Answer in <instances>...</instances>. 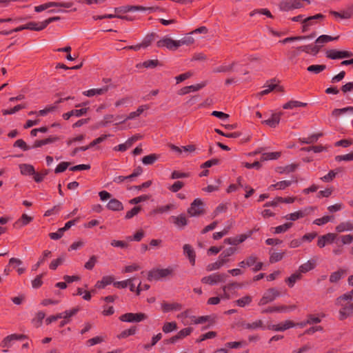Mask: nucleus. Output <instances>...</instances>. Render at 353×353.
Wrapping results in <instances>:
<instances>
[{
    "instance_id": "1",
    "label": "nucleus",
    "mask_w": 353,
    "mask_h": 353,
    "mask_svg": "<svg viewBox=\"0 0 353 353\" xmlns=\"http://www.w3.org/2000/svg\"><path fill=\"white\" fill-rule=\"evenodd\" d=\"M172 274L173 269L170 267L164 269L153 268L148 272L147 279L150 281H158L172 276Z\"/></svg>"
},
{
    "instance_id": "2",
    "label": "nucleus",
    "mask_w": 353,
    "mask_h": 353,
    "mask_svg": "<svg viewBox=\"0 0 353 353\" xmlns=\"http://www.w3.org/2000/svg\"><path fill=\"white\" fill-rule=\"evenodd\" d=\"M190 216L198 217L205 213V204L201 199H195L187 210Z\"/></svg>"
},
{
    "instance_id": "3",
    "label": "nucleus",
    "mask_w": 353,
    "mask_h": 353,
    "mask_svg": "<svg viewBox=\"0 0 353 353\" xmlns=\"http://www.w3.org/2000/svg\"><path fill=\"white\" fill-rule=\"evenodd\" d=\"M303 1L310 4V0H282L279 3V8L283 11H290L303 8Z\"/></svg>"
},
{
    "instance_id": "4",
    "label": "nucleus",
    "mask_w": 353,
    "mask_h": 353,
    "mask_svg": "<svg viewBox=\"0 0 353 353\" xmlns=\"http://www.w3.org/2000/svg\"><path fill=\"white\" fill-rule=\"evenodd\" d=\"M325 16L323 14L319 13L313 16L307 17L302 21V32H305L310 30V27L314 26L318 23V21H323Z\"/></svg>"
},
{
    "instance_id": "5",
    "label": "nucleus",
    "mask_w": 353,
    "mask_h": 353,
    "mask_svg": "<svg viewBox=\"0 0 353 353\" xmlns=\"http://www.w3.org/2000/svg\"><path fill=\"white\" fill-rule=\"evenodd\" d=\"M228 275L226 274L222 273H214L209 276H204L201 279V283L204 284H209L211 285L217 284L219 283H224L226 281V278Z\"/></svg>"
},
{
    "instance_id": "6",
    "label": "nucleus",
    "mask_w": 353,
    "mask_h": 353,
    "mask_svg": "<svg viewBox=\"0 0 353 353\" xmlns=\"http://www.w3.org/2000/svg\"><path fill=\"white\" fill-rule=\"evenodd\" d=\"M148 316L142 312L139 313H125L119 316V320L123 322H141L145 320Z\"/></svg>"
},
{
    "instance_id": "7",
    "label": "nucleus",
    "mask_w": 353,
    "mask_h": 353,
    "mask_svg": "<svg viewBox=\"0 0 353 353\" xmlns=\"http://www.w3.org/2000/svg\"><path fill=\"white\" fill-rule=\"evenodd\" d=\"M73 6L72 2H54L50 1L34 7V11L37 12H42L51 7H62L70 8Z\"/></svg>"
},
{
    "instance_id": "8",
    "label": "nucleus",
    "mask_w": 353,
    "mask_h": 353,
    "mask_svg": "<svg viewBox=\"0 0 353 353\" xmlns=\"http://www.w3.org/2000/svg\"><path fill=\"white\" fill-rule=\"evenodd\" d=\"M280 296V292L276 288H269L263 294L259 302V305H266L273 301L276 297Z\"/></svg>"
},
{
    "instance_id": "9",
    "label": "nucleus",
    "mask_w": 353,
    "mask_h": 353,
    "mask_svg": "<svg viewBox=\"0 0 353 353\" xmlns=\"http://www.w3.org/2000/svg\"><path fill=\"white\" fill-rule=\"evenodd\" d=\"M157 46L158 48L165 47L170 50H176L180 47V42L179 40L164 37L157 42Z\"/></svg>"
},
{
    "instance_id": "10",
    "label": "nucleus",
    "mask_w": 353,
    "mask_h": 353,
    "mask_svg": "<svg viewBox=\"0 0 353 353\" xmlns=\"http://www.w3.org/2000/svg\"><path fill=\"white\" fill-rule=\"evenodd\" d=\"M28 339V336L23 334H12L6 336L0 343V346L3 348H9L14 341H21Z\"/></svg>"
},
{
    "instance_id": "11",
    "label": "nucleus",
    "mask_w": 353,
    "mask_h": 353,
    "mask_svg": "<svg viewBox=\"0 0 353 353\" xmlns=\"http://www.w3.org/2000/svg\"><path fill=\"white\" fill-rule=\"evenodd\" d=\"M326 57L330 59H339L343 58L351 57L353 54L350 51L328 50L325 52Z\"/></svg>"
},
{
    "instance_id": "12",
    "label": "nucleus",
    "mask_w": 353,
    "mask_h": 353,
    "mask_svg": "<svg viewBox=\"0 0 353 353\" xmlns=\"http://www.w3.org/2000/svg\"><path fill=\"white\" fill-rule=\"evenodd\" d=\"M341 306V308L339 311V319L340 321H343L353 316V303L343 304Z\"/></svg>"
},
{
    "instance_id": "13",
    "label": "nucleus",
    "mask_w": 353,
    "mask_h": 353,
    "mask_svg": "<svg viewBox=\"0 0 353 353\" xmlns=\"http://www.w3.org/2000/svg\"><path fill=\"white\" fill-rule=\"evenodd\" d=\"M296 325V324L290 320L285 321L283 323H279L276 325H272L268 326L269 330H272L274 331H285L289 328L293 327Z\"/></svg>"
},
{
    "instance_id": "14",
    "label": "nucleus",
    "mask_w": 353,
    "mask_h": 353,
    "mask_svg": "<svg viewBox=\"0 0 353 353\" xmlns=\"http://www.w3.org/2000/svg\"><path fill=\"white\" fill-rule=\"evenodd\" d=\"M282 114L283 112L273 113L270 119L262 121L261 123L271 128H276L279 124Z\"/></svg>"
},
{
    "instance_id": "15",
    "label": "nucleus",
    "mask_w": 353,
    "mask_h": 353,
    "mask_svg": "<svg viewBox=\"0 0 353 353\" xmlns=\"http://www.w3.org/2000/svg\"><path fill=\"white\" fill-rule=\"evenodd\" d=\"M170 219L172 220L173 223L179 229H183L188 223V221L184 214H180L179 216H172Z\"/></svg>"
},
{
    "instance_id": "16",
    "label": "nucleus",
    "mask_w": 353,
    "mask_h": 353,
    "mask_svg": "<svg viewBox=\"0 0 353 353\" xmlns=\"http://www.w3.org/2000/svg\"><path fill=\"white\" fill-rule=\"evenodd\" d=\"M79 310L80 309L79 307H76L72 308L70 310H65L64 312V316H63L64 319L60 322L59 327H63L67 323H68L70 322V318L74 316L79 311Z\"/></svg>"
},
{
    "instance_id": "17",
    "label": "nucleus",
    "mask_w": 353,
    "mask_h": 353,
    "mask_svg": "<svg viewBox=\"0 0 353 353\" xmlns=\"http://www.w3.org/2000/svg\"><path fill=\"white\" fill-rule=\"evenodd\" d=\"M114 10L116 12L126 13L134 11H145V8L142 6H125L116 8Z\"/></svg>"
},
{
    "instance_id": "18",
    "label": "nucleus",
    "mask_w": 353,
    "mask_h": 353,
    "mask_svg": "<svg viewBox=\"0 0 353 353\" xmlns=\"http://www.w3.org/2000/svg\"><path fill=\"white\" fill-rule=\"evenodd\" d=\"M108 90H109V86L105 85L101 88H95V89H91V90H89L87 91H84L83 92V94L86 97H91L94 95L103 94L106 93Z\"/></svg>"
},
{
    "instance_id": "19",
    "label": "nucleus",
    "mask_w": 353,
    "mask_h": 353,
    "mask_svg": "<svg viewBox=\"0 0 353 353\" xmlns=\"http://www.w3.org/2000/svg\"><path fill=\"white\" fill-rule=\"evenodd\" d=\"M182 305L178 303H169L163 301L161 303V309L163 312H168L170 311H178L181 310Z\"/></svg>"
},
{
    "instance_id": "20",
    "label": "nucleus",
    "mask_w": 353,
    "mask_h": 353,
    "mask_svg": "<svg viewBox=\"0 0 353 353\" xmlns=\"http://www.w3.org/2000/svg\"><path fill=\"white\" fill-rule=\"evenodd\" d=\"M241 326L244 329L256 330L258 328L264 329L263 323L261 320H257L252 323L242 322Z\"/></svg>"
},
{
    "instance_id": "21",
    "label": "nucleus",
    "mask_w": 353,
    "mask_h": 353,
    "mask_svg": "<svg viewBox=\"0 0 353 353\" xmlns=\"http://www.w3.org/2000/svg\"><path fill=\"white\" fill-rule=\"evenodd\" d=\"M106 207L108 210L112 211H121L123 209L122 203L117 199H110Z\"/></svg>"
},
{
    "instance_id": "22",
    "label": "nucleus",
    "mask_w": 353,
    "mask_h": 353,
    "mask_svg": "<svg viewBox=\"0 0 353 353\" xmlns=\"http://www.w3.org/2000/svg\"><path fill=\"white\" fill-rule=\"evenodd\" d=\"M183 252H184V254H186L187 256L188 257L191 264L192 265H194L195 263L196 255H195V252H194L193 248H192V246L189 244H185L183 245Z\"/></svg>"
},
{
    "instance_id": "23",
    "label": "nucleus",
    "mask_w": 353,
    "mask_h": 353,
    "mask_svg": "<svg viewBox=\"0 0 353 353\" xmlns=\"http://www.w3.org/2000/svg\"><path fill=\"white\" fill-rule=\"evenodd\" d=\"M316 266V261L315 260H309L306 263L302 264L299 266V272L306 273L313 269H314Z\"/></svg>"
},
{
    "instance_id": "24",
    "label": "nucleus",
    "mask_w": 353,
    "mask_h": 353,
    "mask_svg": "<svg viewBox=\"0 0 353 353\" xmlns=\"http://www.w3.org/2000/svg\"><path fill=\"white\" fill-rule=\"evenodd\" d=\"M325 34H323L319 36L315 41V46L313 48V54H316L320 49L323 46L325 43H326Z\"/></svg>"
},
{
    "instance_id": "25",
    "label": "nucleus",
    "mask_w": 353,
    "mask_h": 353,
    "mask_svg": "<svg viewBox=\"0 0 353 353\" xmlns=\"http://www.w3.org/2000/svg\"><path fill=\"white\" fill-rule=\"evenodd\" d=\"M323 134L322 132L313 134L307 138H301L299 139V141L302 143L311 144L316 142L320 137H323Z\"/></svg>"
},
{
    "instance_id": "26",
    "label": "nucleus",
    "mask_w": 353,
    "mask_h": 353,
    "mask_svg": "<svg viewBox=\"0 0 353 353\" xmlns=\"http://www.w3.org/2000/svg\"><path fill=\"white\" fill-rule=\"evenodd\" d=\"M33 218L27 215L26 214H23L19 219H18L14 223V227H21L29 224Z\"/></svg>"
},
{
    "instance_id": "27",
    "label": "nucleus",
    "mask_w": 353,
    "mask_h": 353,
    "mask_svg": "<svg viewBox=\"0 0 353 353\" xmlns=\"http://www.w3.org/2000/svg\"><path fill=\"white\" fill-rule=\"evenodd\" d=\"M343 171V169L341 168H337L335 170H330L327 174L322 176L321 178V180H322L324 182H330L332 181L336 176V174L339 172H341Z\"/></svg>"
},
{
    "instance_id": "28",
    "label": "nucleus",
    "mask_w": 353,
    "mask_h": 353,
    "mask_svg": "<svg viewBox=\"0 0 353 353\" xmlns=\"http://www.w3.org/2000/svg\"><path fill=\"white\" fill-rule=\"evenodd\" d=\"M353 299V289L347 292L343 295L339 296L335 301V304L337 305H343V301H352Z\"/></svg>"
},
{
    "instance_id": "29",
    "label": "nucleus",
    "mask_w": 353,
    "mask_h": 353,
    "mask_svg": "<svg viewBox=\"0 0 353 353\" xmlns=\"http://www.w3.org/2000/svg\"><path fill=\"white\" fill-rule=\"evenodd\" d=\"M346 274V271L343 269H340L336 272H332L330 276V283H337L341 279V278Z\"/></svg>"
},
{
    "instance_id": "30",
    "label": "nucleus",
    "mask_w": 353,
    "mask_h": 353,
    "mask_svg": "<svg viewBox=\"0 0 353 353\" xmlns=\"http://www.w3.org/2000/svg\"><path fill=\"white\" fill-rule=\"evenodd\" d=\"M307 105V103L291 100V101L285 103V104H283V108L285 110H288V109H293L294 108H298V107H306Z\"/></svg>"
},
{
    "instance_id": "31",
    "label": "nucleus",
    "mask_w": 353,
    "mask_h": 353,
    "mask_svg": "<svg viewBox=\"0 0 353 353\" xmlns=\"http://www.w3.org/2000/svg\"><path fill=\"white\" fill-rule=\"evenodd\" d=\"M148 108V105L139 106L136 111L130 112L128 117H126L123 121H120L119 123H124L128 119H132L137 117H139L144 111V110Z\"/></svg>"
},
{
    "instance_id": "32",
    "label": "nucleus",
    "mask_w": 353,
    "mask_h": 353,
    "mask_svg": "<svg viewBox=\"0 0 353 353\" xmlns=\"http://www.w3.org/2000/svg\"><path fill=\"white\" fill-rule=\"evenodd\" d=\"M20 171L23 175H33L35 170L33 165L30 164H21L19 165Z\"/></svg>"
},
{
    "instance_id": "33",
    "label": "nucleus",
    "mask_w": 353,
    "mask_h": 353,
    "mask_svg": "<svg viewBox=\"0 0 353 353\" xmlns=\"http://www.w3.org/2000/svg\"><path fill=\"white\" fill-rule=\"evenodd\" d=\"M353 224L350 221L341 222L336 227V231L343 232L345 231H352Z\"/></svg>"
},
{
    "instance_id": "34",
    "label": "nucleus",
    "mask_w": 353,
    "mask_h": 353,
    "mask_svg": "<svg viewBox=\"0 0 353 353\" xmlns=\"http://www.w3.org/2000/svg\"><path fill=\"white\" fill-rule=\"evenodd\" d=\"M281 152H265L262 154L261 161L277 159L281 157Z\"/></svg>"
},
{
    "instance_id": "35",
    "label": "nucleus",
    "mask_w": 353,
    "mask_h": 353,
    "mask_svg": "<svg viewBox=\"0 0 353 353\" xmlns=\"http://www.w3.org/2000/svg\"><path fill=\"white\" fill-rule=\"evenodd\" d=\"M159 154H150L143 157L141 161L144 165H152L159 159Z\"/></svg>"
},
{
    "instance_id": "36",
    "label": "nucleus",
    "mask_w": 353,
    "mask_h": 353,
    "mask_svg": "<svg viewBox=\"0 0 353 353\" xmlns=\"http://www.w3.org/2000/svg\"><path fill=\"white\" fill-rule=\"evenodd\" d=\"M299 167V164L297 163H292L290 165H288L285 167H279L276 171L280 173H290L294 171Z\"/></svg>"
},
{
    "instance_id": "37",
    "label": "nucleus",
    "mask_w": 353,
    "mask_h": 353,
    "mask_svg": "<svg viewBox=\"0 0 353 353\" xmlns=\"http://www.w3.org/2000/svg\"><path fill=\"white\" fill-rule=\"evenodd\" d=\"M26 30H30L34 31H41L43 30V26H42V22L37 23L34 21H30L25 24Z\"/></svg>"
},
{
    "instance_id": "38",
    "label": "nucleus",
    "mask_w": 353,
    "mask_h": 353,
    "mask_svg": "<svg viewBox=\"0 0 353 353\" xmlns=\"http://www.w3.org/2000/svg\"><path fill=\"white\" fill-rule=\"evenodd\" d=\"M46 314L43 312H38L36 316L32 319V323L34 327H39L42 324V321L45 318Z\"/></svg>"
},
{
    "instance_id": "39",
    "label": "nucleus",
    "mask_w": 353,
    "mask_h": 353,
    "mask_svg": "<svg viewBox=\"0 0 353 353\" xmlns=\"http://www.w3.org/2000/svg\"><path fill=\"white\" fill-rule=\"evenodd\" d=\"M301 274L300 272H295L292 274L290 277L285 279V282L288 283V286L292 288L297 280H300L301 279Z\"/></svg>"
},
{
    "instance_id": "40",
    "label": "nucleus",
    "mask_w": 353,
    "mask_h": 353,
    "mask_svg": "<svg viewBox=\"0 0 353 353\" xmlns=\"http://www.w3.org/2000/svg\"><path fill=\"white\" fill-rule=\"evenodd\" d=\"M292 225H293V223L292 222H288L281 225L275 227V228H274V234H280L282 232H285L288 230H289L290 228H292Z\"/></svg>"
},
{
    "instance_id": "41",
    "label": "nucleus",
    "mask_w": 353,
    "mask_h": 353,
    "mask_svg": "<svg viewBox=\"0 0 353 353\" xmlns=\"http://www.w3.org/2000/svg\"><path fill=\"white\" fill-rule=\"evenodd\" d=\"M177 329V324L175 321L166 322L164 323L162 330L165 333L171 332Z\"/></svg>"
},
{
    "instance_id": "42",
    "label": "nucleus",
    "mask_w": 353,
    "mask_h": 353,
    "mask_svg": "<svg viewBox=\"0 0 353 353\" xmlns=\"http://www.w3.org/2000/svg\"><path fill=\"white\" fill-rule=\"evenodd\" d=\"M232 285H236L239 288H242L243 287V284L242 283H236V282H232V283H228L226 285L223 286L222 289H223V291L224 292L223 296L225 299H230V295L227 292V290H232Z\"/></svg>"
},
{
    "instance_id": "43",
    "label": "nucleus",
    "mask_w": 353,
    "mask_h": 353,
    "mask_svg": "<svg viewBox=\"0 0 353 353\" xmlns=\"http://www.w3.org/2000/svg\"><path fill=\"white\" fill-rule=\"evenodd\" d=\"M325 65H311L307 67V70L314 74H319L325 70Z\"/></svg>"
},
{
    "instance_id": "44",
    "label": "nucleus",
    "mask_w": 353,
    "mask_h": 353,
    "mask_svg": "<svg viewBox=\"0 0 353 353\" xmlns=\"http://www.w3.org/2000/svg\"><path fill=\"white\" fill-rule=\"evenodd\" d=\"M26 108V104H19V105H15L14 108L9 109V110H2V114L3 115L12 114H14L17 112H18V111H19V110H21L22 109H24Z\"/></svg>"
},
{
    "instance_id": "45",
    "label": "nucleus",
    "mask_w": 353,
    "mask_h": 353,
    "mask_svg": "<svg viewBox=\"0 0 353 353\" xmlns=\"http://www.w3.org/2000/svg\"><path fill=\"white\" fill-rule=\"evenodd\" d=\"M141 210H142V208H141V205L134 206L130 210H129V211H128L126 212V214L125 216V219H132V217H134V216L138 214L139 212H140Z\"/></svg>"
},
{
    "instance_id": "46",
    "label": "nucleus",
    "mask_w": 353,
    "mask_h": 353,
    "mask_svg": "<svg viewBox=\"0 0 353 353\" xmlns=\"http://www.w3.org/2000/svg\"><path fill=\"white\" fill-rule=\"evenodd\" d=\"M155 37H157V34L154 32H152L149 34H147L145 37L143 39L142 43H141L143 48H147L148 46H149L152 42V41L154 39Z\"/></svg>"
},
{
    "instance_id": "47",
    "label": "nucleus",
    "mask_w": 353,
    "mask_h": 353,
    "mask_svg": "<svg viewBox=\"0 0 353 353\" xmlns=\"http://www.w3.org/2000/svg\"><path fill=\"white\" fill-rule=\"evenodd\" d=\"M174 208V205L172 204H168L163 206H159L154 209L152 211V213L154 214H163L164 212H167L170 211V210Z\"/></svg>"
},
{
    "instance_id": "48",
    "label": "nucleus",
    "mask_w": 353,
    "mask_h": 353,
    "mask_svg": "<svg viewBox=\"0 0 353 353\" xmlns=\"http://www.w3.org/2000/svg\"><path fill=\"white\" fill-rule=\"evenodd\" d=\"M137 331V327L135 326L131 327L129 329L125 330L122 331L120 334L118 336L119 338L124 339L129 336H132L135 334Z\"/></svg>"
},
{
    "instance_id": "49",
    "label": "nucleus",
    "mask_w": 353,
    "mask_h": 353,
    "mask_svg": "<svg viewBox=\"0 0 353 353\" xmlns=\"http://www.w3.org/2000/svg\"><path fill=\"white\" fill-rule=\"evenodd\" d=\"M190 176L189 172H183L178 170H174L170 176L171 179H182V178H187Z\"/></svg>"
},
{
    "instance_id": "50",
    "label": "nucleus",
    "mask_w": 353,
    "mask_h": 353,
    "mask_svg": "<svg viewBox=\"0 0 353 353\" xmlns=\"http://www.w3.org/2000/svg\"><path fill=\"white\" fill-rule=\"evenodd\" d=\"M304 216H305V214L302 211L299 210V211L289 214L286 215L284 218L286 219H290L291 221H294L300 218H303Z\"/></svg>"
},
{
    "instance_id": "51",
    "label": "nucleus",
    "mask_w": 353,
    "mask_h": 353,
    "mask_svg": "<svg viewBox=\"0 0 353 353\" xmlns=\"http://www.w3.org/2000/svg\"><path fill=\"white\" fill-rule=\"evenodd\" d=\"M235 63H232L230 65H220L214 70V72H228L233 70Z\"/></svg>"
},
{
    "instance_id": "52",
    "label": "nucleus",
    "mask_w": 353,
    "mask_h": 353,
    "mask_svg": "<svg viewBox=\"0 0 353 353\" xmlns=\"http://www.w3.org/2000/svg\"><path fill=\"white\" fill-rule=\"evenodd\" d=\"M216 336V332L214 331L208 332L200 336L199 339L196 340V343H201L206 339H213Z\"/></svg>"
},
{
    "instance_id": "53",
    "label": "nucleus",
    "mask_w": 353,
    "mask_h": 353,
    "mask_svg": "<svg viewBox=\"0 0 353 353\" xmlns=\"http://www.w3.org/2000/svg\"><path fill=\"white\" fill-rule=\"evenodd\" d=\"M285 252H274L270 254V262L271 263H276L283 259Z\"/></svg>"
},
{
    "instance_id": "54",
    "label": "nucleus",
    "mask_w": 353,
    "mask_h": 353,
    "mask_svg": "<svg viewBox=\"0 0 353 353\" xmlns=\"http://www.w3.org/2000/svg\"><path fill=\"white\" fill-rule=\"evenodd\" d=\"M65 261V256H61L60 257L57 258L55 260H53L51 261L49 268L50 270H55L59 265L62 264L63 261Z\"/></svg>"
},
{
    "instance_id": "55",
    "label": "nucleus",
    "mask_w": 353,
    "mask_h": 353,
    "mask_svg": "<svg viewBox=\"0 0 353 353\" xmlns=\"http://www.w3.org/2000/svg\"><path fill=\"white\" fill-rule=\"evenodd\" d=\"M333 219H334L333 216H324L321 218L315 219L313 221V223L316 224L317 225H324V224L328 223L329 221H332Z\"/></svg>"
},
{
    "instance_id": "56",
    "label": "nucleus",
    "mask_w": 353,
    "mask_h": 353,
    "mask_svg": "<svg viewBox=\"0 0 353 353\" xmlns=\"http://www.w3.org/2000/svg\"><path fill=\"white\" fill-rule=\"evenodd\" d=\"M335 161L337 162H341L342 161H353V152H351L349 154H343V155H337L335 157Z\"/></svg>"
},
{
    "instance_id": "57",
    "label": "nucleus",
    "mask_w": 353,
    "mask_h": 353,
    "mask_svg": "<svg viewBox=\"0 0 353 353\" xmlns=\"http://www.w3.org/2000/svg\"><path fill=\"white\" fill-rule=\"evenodd\" d=\"M192 331H193L192 327H185V328H183L181 330H180L177 333L176 336L179 340V339L185 338L187 336H189L192 333Z\"/></svg>"
},
{
    "instance_id": "58",
    "label": "nucleus",
    "mask_w": 353,
    "mask_h": 353,
    "mask_svg": "<svg viewBox=\"0 0 353 353\" xmlns=\"http://www.w3.org/2000/svg\"><path fill=\"white\" fill-rule=\"evenodd\" d=\"M236 304L239 307H244L246 305H249L252 302V297L250 296H245L236 301Z\"/></svg>"
},
{
    "instance_id": "59",
    "label": "nucleus",
    "mask_w": 353,
    "mask_h": 353,
    "mask_svg": "<svg viewBox=\"0 0 353 353\" xmlns=\"http://www.w3.org/2000/svg\"><path fill=\"white\" fill-rule=\"evenodd\" d=\"M97 257L94 255L92 256L90 259L88 260V261H87L85 265H84V268L86 269V270H92L95 264L97 263Z\"/></svg>"
},
{
    "instance_id": "60",
    "label": "nucleus",
    "mask_w": 353,
    "mask_h": 353,
    "mask_svg": "<svg viewBox=\"0 0 353 353\" xmlns=\"http://www.w3.org/2000/svg\"><path fill=\"white\" fill-rule=\"evenodd\" d=\"M14 147L20 148L23 151H27L30 149V146H29L23 139H20L17 140L14 144Z\"/></svg>"
},
{
    "instance_id": "61",
    "label": "nucleus",
    "mask_w": 353,
    "mask_h": 353,
    "mask_svg": "<svg viewBox=\"0 0 353 353\" xmlns=\"http://www.w3.org/2000/svg\"><path fill=\"white\" fill-rule=\"evenodd\" d=\"M342 19H350L353 15V4L350 5L345 10L341 11Z\"/></svg>"
},
{
    "instance_id": "62",
    "label": "nucleus",
    "mask_w": 353,
    "mask_h": 353,
    "mask_svg": "<svg viewBox=\"0 0 353 353\" xmlns=\"http://www.w3.org/2000/svg\"><path fill=\"white\" fill-rule=\"evenodd\" d=\"M184 183L181 181H175L170 187H169V190L172 192H177L179 190H180L184 186Z\"/></svg>"
},
{
    "instance_id": "63",
    "label": "nucleus",
    "mask_w": 353,
    "mask_h": 353,
    "mask_svg": "<svg viewBox=\"0 0 353 353\" xmlns=\"http://www.w3.org/2000/svg\"><path fill=\"white\" fill-rule=\"evenodd\" d=\"M144 232L143 230H138L132 236H128L127 238L129 241H140L144 236Z\"/></svg>"
},
{
    "instance_id": "64",
    "label": "nucleus",
    "mask_w": 353,
    "mask_h": 353,
    "mask_svg": "<svg viewBox=\"0 0 353 353\" xmlns=\"http://www.w3.org/2000/svg\"><path fill=\"white\" fill-rule=\"evenodd\" d=\"M143 65L146 68H153L157 67V65H161V63H160V62L157 59H150L144 61L143 63Z\"/></svg>"
}]
</instances>
